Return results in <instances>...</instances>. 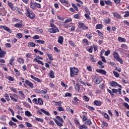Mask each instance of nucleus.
I'll list each match as a JSON object with an SVG mask.
<instances>
[{"instance_id": "nucleus-1", "label": "nucleus", "mask_w": 129, "mask_h": 129, "mask_svg": "<svg viewBox=\"0 0 129 129\" xmlns=\"http://www.w3.org/2000/svg\"><path fill=\"white\" fill-rule=\"evenodd\" d=\"M112 55L114 58L117 61V62H119L121 64H122L123 63V61H122V58H120L119 56V54L118 52H116V51H113Z\"/></svg>"}, {"instance_id": "nucleus-2", "label": "nucleus", "mask_w": 129, "mask_h": 129, "mask_svg": "<svg viewBox=\"0 0 129 129\" xmlns=\"http://www.w3.org/2000/svg\"><path fill=\"white\" fill-rule=\"evenodd\" d=\"M70 76L71 77H74V76H75V75H77L78 74V72H79L78 69L76 68H70Z\"/></svg>"}, {"instance_id": "nucleus-3", "label": "nucleus", "mask_w": 129, "mask_h": 129, "mask_svg": "<svg viewBox=\"0 0 129 129\" xmlns=\"http://www.w3.org/2000/svg\"><path fill=\"white\" fill-rule=\"evenodd\" d=\"M56 119H54L55 123H56L58 126H63V123H64L63 119L59 116H56Z\"/></svg>"}, {"instance_id": "nucleus-4", "label": "nucleus", "mask_w": 129, "mask_h": 129, "mask_svg": "<svg viewBox=\"0 0 129 129\" xmlns=\"http://www.w3.org/2000/svg\"><path fill=\"white\" fill-rule=\"evenodd\" d=\"M26 16L30 18V19H34L35 18V14L33 12L29 11V10H27Z\"/></svg>"}, {"instance_id": "nucleus-5", "label": "nucleus", "mask_w": 129, "mask_h": 129, "mask_svg": "<svg viewBox=\"0 0 129 129\" xmlns=\"http://www.w3.org/2000/svg\"><path fill=\"white\" fill-rule=\"evenodd\" d=\"M79 25L81 30H87V29H88V27L82 22H79Z\"/></svg>"}, {"instance_id": "nucleus-6", "label": "nucleus", "mask_w": 129, "mask_h": 129, "mask_svg": "<svg viewBox=\"0 0 129 129\" xmlns=\"http://www.w3.org/2000/svg\"><path fill=\"white\" fill-rule=\"evenodd\" d=\"M17 95L16 94H13L10 95V98L14 102H17L18 101Z\"/></svg>"}, {"instance_id": "nucleus-7", "label": "nucleus", "mask_w": 129, "mask_h": 129, "mask_svg": "<svg viewBox=\"0 0 129 129\" xmlns=\"http://www.w3.org/2000/svg\"><path fill=\"white\" fill-rule=\"evenodd\" d=\"M0 29H4V30H5V31H7V32H8V33H12V30L6 26L1 25L0 26Z\"/></svg>"}, {"instance_id": "nucleus-8", "label": "nucleus", "mask_w": 129, "mask_h": 129, "mask_svg": "<svg viewBox=\"0 0 129 129\" xmlns=\"http://www.w3.org/2000/svg\"><path fill=\"white\" fill-rule=\"evenodd\" d=\"M25 82L30 88H34V84H33V83L28 80H26Z\"/></svg>"}, {"instance_id": "nucleus-9", "label": "nucleus", "mask_w": 129, "mask_h": 129, "mask_svg": "<svg viewBox=\"0 0 129 129\" xmlns=\"http://www.w3.org/2000/svg\"><path fill=\"white\" fill-rule=\"evenodd\" d=\"M48 32H49V33H57V32H59V29H58V28H51V29H48Z\"/></svg>"}, {"instance_id": "nucleus-10", "label": "nucleus", "mask_w": 129, "mask_h": 129, "mask_svg": "<svg viewBox=\"0 0 129 129\" xmlns=\"http://www.w3.org/2000/svg\"><path fill=\"white\" fill-rule=\"evenodd\" d=\"M8 5L13 11H15L16 10L14 7V5H13V3L10 2V1H8Z\"/></svg>"}, {"instance_id": "nucleus-11", "label": "nucleus", "mask_w": 129, "mask_h": 129, "mask_svg": "<svg viewBox=\"0 0 129 129\" xmlns=\"http://www.w3.org/2000/svg\"><path fill=\"white\" fill-rule=\"evenodd\" d=\"M59 1L62 4H65V5L67 7H70V4L68 2H67V1H66V0H59Z\"/></svg>"}, {"instance_id": "nucleus-12", "label": "nucleus", "mask_w": 129, "mask_h": 129, "mask_svg": "<svg viewBox=\"0 0 129 129\" xmlns=\"http://www.w3.org/2000/svg\"><path fill=\"white\" fill-rule=\"evenodd\" d=\"M96 72L103 74V75H105L106 74V72L104 70H96Z\"/></svg>"}, {"instance_id": "nucleus-13", "label": "nucleus", "mask_w": 129, "mask_h": 129, "mask_svg": "<svg viewBox=\"0 0 129 129\" xmlns=\"http://www.w3.org/2000/svg\"><path fill=\"white\" fill-rule=\"evenodd\" d=\"M57 42L59 44H63V41H64V38L62 36H59L58 38Z\"/></svg>"}, {"instance_id": "nucleus-14", "label": "nucleus", "mask_w": 129, "mask_h": 129, "mask_svg": "<svg viewBox=\"0 0 129 129\" xmlns=\"http://www.w3.org/2000/svg\"><path fill=\"white\" fill-rule=\"evenodd\" d=\"M48 75L50 78H55V75L53 70L50 71Z\"/></svg>"}, {"instance_id": "nucleus-15", "label": "nucleus", "mask_w": 129, "mask_h": 129, "mask_svg": "<svg viewBox=\"0 0 129 129\" xmlns=\"http://www.w3.org/2000/svg\"><path fill=\"white\" fill-rule=\"evenodd\" d=\"M6 54H7V52L4 50H2L0 52V58H5Z\"/></svg>"}, {"instance_id": "nucleus-16", "label": "nucleus", "mask_w": 129, "mask_h": 129, "mask_svg": "<svg viewBox=\"0 0 129 129\" xmlns=\"http://www.w3.org/2000/svg\"><path fill=\"white\" fill-rule=\"evenodd\" d=\"M112 15L115 18H116L117 19H120V18H121L120 15L117 13H112Z\"/></svg>"}, {"instance_id": "nucleus-17", "label": "nucleus", "mask_w": 129, "mask_h": 129, "mask_svg": "<svg viewBox=\"0 0 129 129\" xmlns=\"http://www.w3.org/2000/svg\"><path fill=\"white\" fill-rule=\"evenodd\" d=\"M94 104L96 106H100V105H101V102L100 101L96 100L94 101Z\"/></svg>"}, {"instance_id": "nucleus-18", "label": "nucleus", "mask_w": 129, "mask_h": 129, "mask_svg": "<svg viewBox=\"0 0 129 129\" xmlns=\"http://www.w3.org/2000/svg\"><path fill=\"white\" fill-rule=\"evenodd\" d=\"M110 85L112 87H116V86H117V83H116V82L112 81L110 83Z\"/></svg>"}, {"instance_id": "nucleus-19", "label": "nucleus", "mask_w": 129, "mask_h": 129, "mask_svg": "<svg viewBox=\"0 0 129 129\" xmlns=\"http://www.w3.org/2000/svg\"><path fill=\"white\" fill-rule=\"evenodd\" d=\"M31 78H32V79H34V80H35V81H37V82H38V83L41 82V80H40L39 78H36L33 75H31Z\"/></svg>"}, {"instance_id": "nucleus-20", "label": "nucleus", "mask_w": 129, "mask_h": 129, "mask_svg": "<svg viewBox=\"0 0 129 129\" xmlns=\"http://www.w3.org/2000/svg\"><path fill=\"white\" fill-rule=\"evenodd\" d=\"M33 61H35L37 62V63L40 64L41 65H44V62H42V61L37 59V58H34Z\"/></svg>"}, {"instance_id": "nucleus-21", "label": "nucleus", "mask_w": 129, "mask_h": 129, "mask_svg": "<svg viewBox=\"0 0 129 129\" xmlns=\"http://www.w3.org/2000/svg\"><path fill=\"white\" fill-rule=\"evenodd\" d=\"M103 28V25L102 24H97L96 26V29L101 30Z\"/></svg>"}, {"instance_id": "nucleus-22", "label": "nucleus", "mask_w": 129, "mask_h": 129, "mask_svg": "<svg viewBox=\"0 0 129 129\" xmlns=\"http://www.w3.org/2000/svg\"><path fill=\"white\" fill-rule=\"evenodd\" d=\"M41 112H43V113H45L46 115H48V116L50 115V113H49V112L44 110V109H41Z\"/></svg>"}, {"instance_id": "nucleus-23", "label": "nucleus", "mask_w": 129, "mask_h": 129, "mask_svg": "<svg viewBox=\"0 0 129 129\" xmlns=\"http://www.w3.org/2000/svg\"><path fill=\"white\" fill-rule=\"evenodd\" d=\"M53 102L55 103L56 106L58 105V106H61V105H62V102H61V101H59V102H56L55 101H53Z\"/></svg>"}, {"instance_id": "nucleus-24", "label": "nucleus", "mask_w": 129, "mask_h": 129, "mask_svg": "<svg viewBox=\"0 0 129 129\" xmlns=\"http://www.w3.org/2000/svg\"><path fill=\"white\" fill-rule=\"evenodd\" d=\"M25 114L26 116H32V115H33L29 111H25Z\"/></svg>"}, {"instance_id": "nucleus-25", "label": "nucleus", "mask_w": 129, "mask_h": 129, "mask_svg": "<svg viewBox=\"0 0 129 129\" xmlns=\"http://www.w3.org/2000/svg\"><path fill=\"white\" fill-rule=\"evenodd\" d=\"M72 6L73 8H74V9H75V10L76 12H78V8L77 7V5H76V4L73 3L72 4Z\"/></svg>"}, {"instance_id": "nucleus-26", "label": "nucleus", "mask_w": 129, "mask_h": 129, "mask_svg": "<svg viewBox=\"0 0 129 129\" xmlns=\"http://www.w3.org/2000/svg\"><path fill=\"white\" fill-rule=\"evenodd\" d=\"M34 51L35 53H39V54L40 55H44V53H43V52L38 50V49H35L34 50Z\"/></svg>"}, {"instance_id": "nucleus-27", "label": "nucleus", "mask_w": 129, "mask_h": 129, "mask_svg": "<svg viewBox=\"0 0 129 129\" xmlns=\"http://www.w3.org/2000/svg\"><path fill=\"white\" fill-rule=\"evenodd\" d=\"M36 46V44L34 42H29L28 44V47H35Z\"/></svg>"}, {"instance_id": "nucleus-28", "label": "nucleus", "mask_w": 129, "mask_h": 129, "mask_svg": "<svg viewBox=\"0 0 129 129\" xmlns=\"http://www.w3.org/2000/svg\"><path fill=\"white\" fill-rule=\"evenodd\" d=\"M79 128V129H87V126L84 124L80 125Z\"/></svg>"}, {"instance_id": "nucleus-29", "label": "nucleus", "mask_w": 129, "mask_h": 129, "mask_svg": "<svg viewBox=\"0 0 129 129\" xmlns=\"http://www.w3.org/2000/svg\"><path fill=\"white\" fill-rule=\"evenodd\" d=\"M102 80V79H101V78H98L96 80V84H99L101 82Z\"/></svg>"}, {"instance_id": "nucleus-30", "label": "nucleus", "mask_w": 129, "mask_h": 129, "mask_svg": "<svg viewBox=\"0 0 129 129\" xmlns=\"http://www.w3.org/2000/svg\"><path fill=\"white\" fill-rule=\"evenodd\" d=\"M17 62L20 64H24V59H23V58H19L17 59Z\"/></svg>"}, {"instance_id": "nucleus-31", "label": "nucleus", "mask_w": 129, "mask_h": 129, "mask_svg": "<svg viewBox=\"0 0 129 129\" xmlns=\"http://www.w3.org/2000/svg\"><path fill=\"white\" fill-rule=\"evenodd\" d=\"M35 42L38 44H45V41L44 40H35Z\"/></svg>"}, {"instance_id": "nucleus-32", "label": "nucleus", "mask_w": 129, "mask_h": 129, "mask_svg": "<svg viewBox=\"0 0 129 129\" xmlns=\"http://www.w3.org/2000/svg\"><path fill=\"white\" fill-rule=\"evenodd\" d=\"M85 124H87L88 125H90V124H92V122H91V120L88 119L85 122Z\"/></svg>"}, {"instance_id": "nucleus-33", "label": "nucleus", "mask_w": 129, "mask_h": 129, "mask_svg": "<svg viewBox=\"0 0 129 129\" xmlns=\"http://www.w3.org/2000/svg\"><path fill=\"white\" fill-rule=\"evenodd\" d=\"M118 41H119V42H125V39L122 38L121 37H118Z\"/></svg>"}, {"instance_id": "nucleus-34", "label": "nucleus", "mask_w": 129, "mask_h": 129, "mask_svg": "<svg viewBox=\"0 0 129 129\" xmlns=\"http://www.w3.org/2000/svg\"><path fill=\"white\" fill-rule=\"evenodd\" d=\"M38 102L39 105H43V100L42 99L39 98L38 99Z\"/></svg>"}, {"instance_id": "nucleus-35", "label": "nucleus", "mask_w": 129, "mask_h": 129, "mask_svg": "<svg viewBox=\"0 0 129 129\" xmlns=\"http://www.w3.org/2000/svg\"><path fill=\"white\" fill-rule=\"evenodd\" d=\"M104 23L106 25H109L110 23V19L108 18V19H106L104 20Z\"/></svg>"}, {"instance_id": "nucleus-36", "label": "nucleus", "mask_w": 129, "mask_h": 129, "mask_svg": "<svg viewBox=\"0 0 129 129\" xmlns=\"http://www.w3.org/2000/svg\"><path fill=\"white\" fill-rule=\"evenodd\" d=\"M16 37L18 39H21L23 37V34H22V33H17L16 35Z\"/></svg>"}, {"instance_id": "nucleus-37", "label": "nucleus", "mask_w": 129, "mask_h": 129, "mask_svg": "<svg viewBox=\"0 0 129 129\" xmlns=\"http://www.w3.org/2000/svg\"><path fill=\"white\" fill-rule=\"evenodd\" d=\"M113 74H114L115 77H116L117 78H118V77H119V74H118L117 72L115 71H113Z\"/></svg>"}, {"instance_id": "nucleus-38", "label": "nucleus", "mask_w": 129, "mask_h": 129, "mask_svg": "<svg viewBox=\"0 0 129 129\" xmlns=\"http://www.w3.org/2000/svg\"><path fill=\"white\" fill-rule=\"evenodd\" d=\"M5 97H6V99L7 101H10V100H11V99H10V97L9 96V94H5Z\"/></svg>"}, {"instance_id": "nucleus-39", "label": "nucleus", "mask_w": 129, "mask_h": 129, "mask_svg": "<svg viewBox=\"0 0 129 129\" xmlns=\"http://www.w3.org/2000/svg\"><path fill=\"white\" fill-rule=\"evenodd\" d=\"M30 8L32 9V10H34L36 8V3H31L30 5Z\"/></svg>"}, {"instance_id": "nucleus-40", "label": "nucleus", "mask_w": 129, "mask_h": 129, "mask_svg": "<svg viewBox=\"0 0 129 129\" xmlns=\"http://www.w3.org/2000/svg\"><path fill=\"white\" fill-rule=\"evenodd\" d=\"M104 117H105V118H106V119H108V120H109L110 119L109 116L106 113H104Z\"/></svg>"}, {"instance_id": "nucleus-41", "label": "nucleus", "mask_w": 129, "mask_h": 129, "mask_svg": "<svg viewBox=\"0 0 129 129\" xmlns=\"http://www.w3.org/2000/svg\"><path fill=\"white\" fill-rule=\"evenodd\" d=\"M75 89L78 90V91L79 92V90H80V87L79 86V84H76V86H75Z\"/></svg>"}, {"instance_id": "nucleus-42", "label": "nucleus", "mask_w": 129, "mask_h": 129, "mask_svg": "<svg viewBox=\"0 0 129 129\" xmlns=\"http://www.w3.org/2000/svg\"><path fill=\"white\" fill-rule=\"evenodd\" d=\"M71 97V96H72V94L70 93H66L64 95V97Z\"/></svg>"}, {"instance_id": "nucleus-43", "label": "nucleus", "mask_w": 129, "mask_h": 129, "mask_svg": "<svg viewBox=\"0 0 129 129\" xmlns=\"http://www.w3.org/2000/svg\"><path fill=\"white\" fill-rule=\"evenodd\" d=\"M9 124L10 125L13 126V125H16V127H17V124H16V123L13 122V121L11 120L9 122Z\"/></svg>"}, {"instance_id": "nucleus-44", "label": "nucleus", "mask_w": 129, "mask_h": 129, "mask_svg": "<svg viewBox=\"0 0 129 129\" xmlns=\"http://www.w3.org/2000/svg\"><path fill=\"white\" fill-rule=\"evenodd\" d=\"M86 37H87V38H88L89 39H91V38H92V35H91V33H89H89L87 34L86 35Z\"/></svg>"}, {"instance_id": "nucleus-45", "label": "nucleus", "mask_w": 129, "mask_h": 129, "mask_svg": "<svg viewBox=\"0 0 129 129\" xmlns=\"http://www.w3.org/2000/svg\"><path fill=\"white\" fill-rule=\"evenodd\" d=\"M87 107H88V109H89V110H91V111H93L95 110V108H94V107H93L88 106Z\"/></svg>"}, {"instance_id": "nucleus-46", "label": "nucleus", "mask_w": 129, "mask_h": 129, "mask_svg": "<svg viewBox=\"0 0 129 129\" xmlns=\"http://www.w3.org/2000/svg\"><path fill=\"white\" fill-rule=\"evenodd\" d=\"M36 120H37V121H39L40 122H43L44 120L42 118L36 117L35 118Z\"/></svg>"}, {"instance_id": "nucleus-47", "label": "nucleus", "mask_w": 129, "mask_h": 129, "mask_svg": "<svg viewBox=\"0 0 129 129\" xmlns=\"http://www.w3.org/2000/svg\"><path fill=\"white\" fill-rule=\"evenodd\" d=\"M18 92H19V94H20V96H21V97L25 98V94L24 93H23V92L19 91Z\"/></svg>"}, {"instance_id": "nucleus-48", "label": "nucleus", "mask_w": 129, "mask_h": 129, "mask_svg": "<svg viewBox=\"0 0 129 129\" xmlns=\"http://www.w3.org/2000/svg\"><path fill=\"white\" fill-rule=\"evenodd\" d=\"M14 71L18 76L21 75V73H20V72H19V70H18L17 69H14Z\"/></svg>"}, {"instance_id": "nucleus-49", "label": "nucleus", "mask_w": 129, "mask_h": 129, "mask_svg": "<svg viewBox=\"0 0 129 129\" xmlns=\"http://www.w3.org/2000/svg\"><path fill=\"white\" fill-rule=\"evenodd\" d=\"M69 44H70L71 46H72V47H76L75 43H73V41H70Z\"/></svg>"}, {"instance_id": "nucleus-50", "label": "nucleus", "mask_w": 129, "mask_h": 129, "mask_svg": "<svg viewBox=\"0 0 129 129\" xmlns=\"http://www.w3.org/2000/svg\"><path fill=\"white\" fill-rule=\"evenodd\" d=\"M105 4L108 6H111V2L110 1H105Z\"/></svg>"}, {"instance_id": "nucleus-51", "label": "nucleus", "mask_w": 129, "mask_h": 129, "mask_svg": "<svg viewBox=\"0 0 129 129\" xmlns=\"http://www.w3.org/2000/svg\"><path fill=\"white\" fill-rule=\"evenodd\" d=\"M64 109L62 107H59L57 108V111H64Z\"/></svg>"}, {"instance_id": "nucleus-52", "label": "nucleus", "mask_w": 129, "mask_h": 129, "mask_svg": "<svg viewBox=\"0 0 129 129\" xmlns=\"http://www.w3.org/2000/svg\"><path fill=\"white\" fill-rule=\"evenodd\" d=\"M121 47L123 49H127V46L126 45H125V44H121Z\"/></svg>"}, {"instance_id": "nucleus-53", "label": "nucleus", "mask_w": 129, "mask_h": 129, "mask_svg": "<svg viewBox=\"0 0 129 129\" xmlns=\"http://www.w3.org/2000/svg\"><path fill=\"white\" fill-rule=\"evenodd\" d=\"M15 27H16V28H22V24L17 23L15 25Z\"/></svg>"}, {"instance_id": "nucleus-54", "label": "nucleus", "mask_w": 129, "mask_h": 129, "mask_svg": "<svg viewBox=\"0 0 129 129\" xmlns=\"http://www.w3.org/2000/svg\"><path fill=\"white\" fill-rule=\"evenodd\" d=\"M8 79L9 80V81H14L15 80V79H14L13 77L11 76L8 77Z\"/></svg>"}, {"instance_id": "nucleus-55", "label": "nucleus", "mask_w": 129, "mask_h": 129, "mask_svg": "<svg viewBox=\"0 0 129 129\" xmlns=\"http://www.w3.org/2000/svg\"><path fill=\"white\" fill-rule=\"evenodd\" d=\"M83 97L85 100V101L88 102L89 101V98L85 95L83 96Z\"/></svg>"}, {"instance_id": "nucleus-56", "label": "nucleus", "mask_w": 129, "mask_h": 129, "mask_svg": "<svg viewBox=\"0 0 129 129\" xmlns=\"http://www.w3.org/2000/svg\"><path fill=\"white\" fill-rule=\"evenodd\" d=\"M124 18H127L129 17V11H126L125 12V15H124Z\"/></svg>"}, {"instance_id": "nucleus-57", "label": "nucleus", "mask_w": 129, "mask_h": 129, "mask_svg": "<svg viewBox=\"0 0 129 129\" xmlns=\"http://www.w3.org/2000/svg\"><path fill=\"white\" fill-rule=\"evenodd\" d=\"M47 57H48V58H49V60H50V61L53 60V58H52V54H47Z\"/></svg>"}, {"instance_id": "nucleus-58", "label": "nucleus", "mask_w": 129, "mask_h": 129, "mask_svg": "<svg viewBox=\"0 0 129 129\" xmlns=\"http://www.w3.org/2000/svg\"><path fill=\"white\" fill-rule=\"evenodd\" d=\"M47 91H48V89H44V90H42L41 91V92L42 93H43V94H46V93H47Z\"/></svg>"}, {"instance_id": "nucleus-59", "label": "nucleus", "mask_w": 129, "mask_h": 129, "mask_svg": "<svg viewBox=\"0 0 129 129\" xmlns=\"http://www.w3.org/2000/svg\"><path fill=\"white\" fill-rule=\"evenodd\" d=\"M110 54V50H108L107 51L105 52V55L108 56Z\"/></svg>"}, {"instance_id": "nucleus-60", "label": "nucleus", "mask_w": 129, "mask_h": 129, "mask_svg": "<svg viewBox=\"0 0 129 129\" xmlns=\"http://www.w3.org/2000/svg\"><path fill=\"white\" fill-rule=\"evenodd\" d=\"M102 61L104 62V63H106V60L105 59V58L103 56H100Z\"/></svg>"}, {"instance_id": "nucleus-61", "label": "nucleus", "mask_w": 129, "mask_h": 129, "mask_svg": "<svg viewBox=\"0 0 129 129\" xmlns=\"http://www.w3.org/2000/svg\"><path fill=\"white\" fill-rule=\"evenodd\" d=\"M26 57L27 58H32V53H29L26 54Z\"/></svg>"}, {"instance_id": "nucleus-62", "label": "nucleus", "mask_w": 129, "mask_h": 129, "mask_svg": "<svg viewBox=\"0 0 129 129\" xmlns=\"http://www.w3.org/2000/svg\"><path fill=\"white\" fill-rule=\"evenodd\" d=\"M85 12L87 13V15H90V12L89 11V9L87 8H85Z\"/></svg>"}, {"instance_id": "nucleus-63", "label": "nucleus", "mask_w": 129, "mask_h": 129, "mask_svg": "<svg viewBox=\"0 0 129 129\" xmlns=\"http://www.w3.org/2000/svg\"><path fill=\"white\" fill-rule=\"evenodd\" d=\"M85 17L87 19V20H90V16H89V14H85Z\"/></svg>"}, {"instance_id": "nucleus-64", "label": "nucleus", "mask_w": 129, "mask_h": 129, "mask_svg": "<svg viewBox=\"0 0 129 129\" xmlns=\"http://www.w3.org/2000/svg\"><path fill=\"white\" fill-rule=\"evenodd\" d=\"M123 105H124V106H125L126 107V108H127V109H129L128 104H127V103L124 102L123 103Z\"/></svg>"}]
</instances>
